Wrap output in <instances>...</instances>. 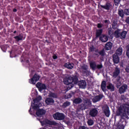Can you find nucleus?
<instances>
[{"mask_svg":"<svg viewBox=\"0 0 129 129\" xmlns=\"http://www.w3.org/2000/svg\"><path fill=\"white\" fill-rule=\"evenodd\" d=\"M63 82L64 84L68 85V89H71L74 86V84H77L78 82V79L76 76L74 77L68 76L63 79Z\"/></svg>","mask_w":129,"mask_h":129,"instance_id":"1","label":"nucleus"},{"mask_svg":"<svg viewBox=\"0 0 129 129\" xmlns=\"http://www.w3.org/2000/svg\"><path fill=\"white\" fill-rule=\"evenodd\" d=\"M119 114H127L129 115V105L124 104L121 106L119 108Z\"/></svg>","mask_w":129,"mask_h":129,"instance_id":"2","label":"nucleus"},{"mask_svg":"<svg viewBox=\"0 0 129 129\" xmlns=\"http://www.w3.org/2000/svg\"><path fill=\"white\" fill-rule=\"evenodd\" d=\"M127 32L124 31L122 32H120V30H117L115 31L114 35L116 38H120L121 39H124L126 36Z\"/></svg>","mask_w":129,"mask_h":129,"instance_id":"3","label":"nucleus"},{"mask_svg":"<svg viewBox=\"0 0 129 129\" xmlns=\"http://www.w3.org/2000/svg\"><path fill=\"white\" fill-rule=\"evenodd\" d=\"M40 100H42V97L39 96L37 97L34 100V103L31 104V106L33 107V109H37L38 108L36 107V106L39 105V106H42V104L40 103Z\"/></svg>","mask_w":129,"mask_h":129,"instance_id":"4","label":"nucleus"},{"mask_svg":"<svg viewBox=\"0 0 129 129\" xmlns=\"http://www.w3.org/2000/svg\"><path fill=\"white\" fill-rule=\"evenodd\" d=\"M37 109H33L34 110H36V114L37 116H41V115H43L46 113V111L44 109H39L41 106H36Z\"/></svg>","mask_w":129,"mask_h":129,"instance_id":"5","label":"nucleus"},{"mask_svg":"<svg viewBox=\"0 0 129 129\" xmlns=\"http://www.w3.org/2000/svg\"><path fill=\"white\" fill-rule=\"evenodd\" d=\"M53 117L54 118V119H57L58 120H62V119H64L65 116L63 113L56 112L53 115Z\"/></svg>","mask_w":129,"mask_h":129,"instance_id":"6","label":"nucleus"},{"mask_svg":"<svg viewBox=\"0 0 129 129\" xmlns=\"http://www.w3.org/2000/svg\"><path fill=\"white\" fill-rule=\"evenodd\" d=\"M39 79H40V76L35 74L34 75L33 78L29 80V83L31 84H36Z\"/></svg>","mask_w":129,"mask_h":129,"instance_id":"7","label":"nucleus"},{"mask_svg":"<svg viewBox=\"0 0 129 129\" xmlns=\"http://www.w3.org/2000/svg\"><path fill=\"white\" fill-rule=\"evenodd\" d=\"M45 102L47 105H53L55 102V101H54V99L51 98H46L45 100Z\"/></svg>","mask_w":129,"mask_h":129,"instance_id":"8","label":"nucleus"},{"mask_svg":"<svg viewBox=\"0 0 129 129\" xmlns=\"http://www.w3.org/2000/svg\"><path fill=\"white\" fill-rule=\"evenodd\" d=\"M103 111L107 117H109V115H110V112L109 111L108 106H105L104 107H103Z\"/></svg>","mask_w":129,"mask_h":129,"instance_id":"9","label":"nucleus"},{"mask_svg":"<svg viewBox=\"0 0 129 129\" xmlns=\"http://www.w3.org/2000/svg\"><path fill=\"white\" fill-rule=\"evenodd\" d=\"M98 113V111L97 110V109L95 108L92 109L90 111V115H91V116H92L93 117L96 116Z\"/></svg>","mask_w":129,"mask_h":129,"instance_id":"10","label":"nucleus"},{"mask_svg":"<svg viewBox=\"0 0 129 129\" xmlns=\"http://www.w3.org/2000/svg\"><path fill=\"white\" fill-rule=\"evenodd\" d=\"M44 123L47 124V125H56V126L59 125L58 123H57L54 121H51L49 120H45V121H44Z\"/></svg>","mask_w":129,"mask_h":129,"instance_id":"11","label":"nucleus"},{"mask_svg":"<svg viewBox=\"0 0 129 129\" xmlns=\"http://www.w3.org/2000/svg\"><path fill=\"white\" fill-rule=\"evenodd\" d=\"M36 86L37 87H38L39 91H42V90H43V89H46V85H45V84H41L40 83H38L36 84Z\"/></svg>","mask_w":129,"mask_h":129,"instance_id":"12","label":"nucleus"},{"mask_svg":"<svg viewBox=\"0 0 129 129\" xmlns=\"http://www.w3.org/2000/svg\"><path fill=\"white\" fill-rule=\"evenodd\" d=\"M126 125V122H125V121H120V125H118L116 129H124V127Z\"/></svg>","mask_w":129,"mask_h":129,"instance_id":"13","label":"nucleus"},{"mask_svg":"<svg viewBox=\"0 0 129 129\" xmlns=\"http://www.w3.org/2000/svg\"><path fill=\"white\" fill-rule=\"evenodd\" d=\"M78 85L80 88H85L86 87V82L85 81L82 80L79 82Z\"/></svg>","mask_w":129,"mask_h":129,"instance_id":"14","label":"nucleus"},{"mask_svg":"<svg viewBox=\"0 0 129 129\" xmlns=\"http://www.w3.org/2000/svg\"><path fill=\"white\" fill-rule=\"evenodd\" d=\"M101 8L102 9H104L105 10H109L110 9H111L112 8V6L110 3H106V4L105 6L101 5Z\"/></svg>","mask_w":129,"mask_h":129,"instance_id":"15","label":"nucleus"},{"mask_svg":"<svg viewBox=\"0 0 129 129\" xmlns=\"http://www.w3.org/2000/svg\"><path fill=\"white\" fill-rule=\"evenodd\" d=\"M119 73H120V70H119V69L116 68L115 69V71L113 74V77H114L115 78H116V77L118 76Z\"/></svg>","mask_w":129,"mask_h":129,"instance_id":"16","label":"nucleus"},{"mask_svg":"<svg viewBox=\"0 0 129 129\" xmlns=\"http://www.w3.org/2000/svg\"><path fill=\"white\" fill-rule=\"evenodd\" d=\"M126 89H127V86L124 85L119 88V92L120 93H123V92H125Z\"/></svg>","mask_w":129,"mask_h":129,"instance_id":"17","label":"nucleus"},{"mask_svg":"<svg viewBox=\"0 0 129 129\" xmlns=\"http://www.w3.org/2000/svg\"><path fill=\"white\" fill-rule=\"evenodd\" d=\"M64 66L68 69H73L74 68V64L70 62H67L64 64Z\"/></svg>","mask_w":129,"mask_h":129,"instance_id":"18","label":"nucleus"},{"mask_svg":"<svg viewBox=\"0 0 129 129\" xmlns=\"http://www.w3.org/2000/svg\"><path fill=\"white\" fill-rule=\"evenodd\" d=\"M113 60L114 63L115 64H117L119 62V58H118V55L116 54H114L113 55Z\"/></svg>","mask_w":129,"mask_h":129,"instance_id":"19","label":"nucleus"},{"mask_svg":"<svg viewBox=\"0 0 129 129\" xmlns=\"http://www.w3.org/2000/svg\"><path fill=\"white\" fill-rule=\"evenodd\" d=\"M102 97H103V96L102 95L97 96L93 99V102H97V101H99V100H100V99H101Z\"/></svg>","mask_w":129,"mask_h":129,"instance_id":"20","label":"nucleus"},{"mask_svg":"<svg viewBox=\"0 0 129 129\" xmlns=\"http://www.w3.org/2000/svg\"><path fill=\"white\" fill-rule=\"evenodd\" d=\"M100 40L102 41V42H104V43H105V42H107V41L108 40V38L105 35H102L100 37Z\"/></svg>","mask_w":129,"mask_h":129,"instance_id":"21","label":"nucleus"},{"mask_svg":"<svg viewBox=\"0 0 129 129\" xmlns=\"http://www.w3.org/2000/svg\"><path fill=\"white\" fill-rule=\"evenodd\" d=\"M112 47V43L110 42H108L105 45L106 50H110Z\"/></svg>","mask_w":129,"mask_h":129,"instance_id":"22","label":"nucleus"},{"mask_svg":"<svg viewBox=\"0 0 129 129\" xmlns=\"http://www.w3.org/2000/svg\"><path fill=\"white\" fill-rule=\"evenodd\" d=\"M122 54V47H119L116 51V55H118V56H120Z\"/></svg>","mask_w":129,"mask_h":129,"instance_id":"23","label":"nucleus"},{"mask_svg":"<svg viewBox=\"0 0 129 129\" xmlns=\"http://www.w3.org/2000/svg\"><path fill=\"white\" fill-rule=\"evenodd\" d=\"M101 88L103 91L105 92L106 91V82L105 81L102 82Z\"/></svg>","mask_w":129,"mask_h":129,"instance_id":"24","label":"nucleus"},{"mask_svg":"<svg viewBox=\"0 0 129 129\" xmlns=\"http://www.w3.org/2000/svg\"><path fill=\"white\" fill-rule=\"evenodd\" d=\"M48 97H52L53 98H57V95L52 92H49L48 95Z\"/></svg>","mask_w":129,"mask_h":129,"instance_id":"25","label":"nucleus"},{"mask_svg":"<svg viewBox=\"0 0 129 129\" xmlns=\"http://www.w3.org/2000/svg\"><path fill=\"white\" fill-rule=\"evenodd\" d=\"M82 102V100L80 98H76L73 101V103H75V104H78L79 103H81Z\"/></svg>","mask_w":129,"mask_h":129,"instance_id":"26","label":"nucleus"},{"mask_svg":"<svg viewBox=\"0 0 129 129\" xmlns=\"http://www.w3.org/2000/svg\"><path fill=\"white\" fill-rule=\"evenodd\" d=\"M107 89L111 90V91H114V86L111 84H109L108 86H107Z\"/></svg>","mask_w":129,"mask_h":129,"instance_id":"27","label":"nucleus"},{"mask_svg":"<svg viewBox=\"0 0 129 129\" xmlns=\"http://www.w3.org/2000/svg\"><path fill=\"white\" fill-rule=\"evenodd\" d=\"M118 15L120 17H121V18H123V16H124V12H123V10L119 9Z\"/></svg>","mask_w":129,"mask_h":129,"instance_id":"28","label":"nucleus"},{"mask_svg":"<svg viewBox=\"0 0 129 129\" xmlns=\"http://www.w3.org/2000/svg\"><path fill=\"white\" fill-rule=\"evenodd\" d=\"M90 67L93 70H95V68H96V64L95 62L92 61L90 62Z\"/></svg>","mask_w":129,"mask_h":129,"instance_id":"29","label":"nucleus"},{"mask_svg":"<svg viewBox=\"0 0 129 129\" xmlns=\"http://www.w3.org/2000/svg\"><path fill=\"white\" fill-rule=\"evenodd\" d=\"M14 38L17 41H21V40H23V36L22 35H19L18 36H16Z\"/></svg>","mask_w":129,"mask_h":129,"instance_id":"30","label":"nucleus"},{"mask_svg":"<svg viewBox=\"0 0 129 129\" xmlns=\"http://www.w3.org/2000/svg\"><path fill=\"white\" fill-rule=\"evenodd\" d=\"M102 33V29H99L97 30L96 31L97 37H99V36H100Z\"/></svg>","mask_w":129,"mask_h":129,"instance_id":"31","label":"nucleus"},{"mask_svg":"<svg viewBox=\"0 0 129 129\" xmlns=\"http://www.w3.org/2000/svg\"><path fill=\"white\" fill-rule=\"evenodd\" d=\"M73 95V93H70L69 94H67L66 96H65V98L66 99H68V98H71V97H72Z\"/></svg>","mask_w":129,"mask_h":129,"instance_id":"32","label":"nucleus"},{"mask_svg":"<svg viewBox=\"0 0 129 129\" xmlns=\"http://www.w3.org/2000/svg\"><path fill=\"white\" fill-rule=\"evenodd\" d=\"M87 123H88V125H93L94 122L93 121V120H92V119H89L87 121Z\"/></svg>","mask_w":129,"mask_h":129,"instance_id":"33","label":"nucleus"},{"mask_svg":"<svg viewBox=\"0 0 129 129\" xmlns=\"http://www.w3.org/2000/svg\"><path fill=\"white\" fill-rule=\"evenodd\" d=\"M70 104H71V103H70V102L67 101L63 103V107H67V106H69Z\"/></svg>","mask_w":129,"mask_h":129,"instance_id":"34","label":"nucleus"},{"mask_svg":"<svg viewBox=\"0 0 129 129\" xmlns=\"http://www.w3.org/2000/svg\"><path fill=\"white\" fill-rule=\"evenodd\" d=\"M125 70L127 73H129V61L126 66V68L125 69Z\"/></svg>","mask_w":129,"mask_h":129,"instance_id":"35","label":"nucleus"},{"mask_svg":"<svg viewBox=\"0 0 129 129\" xmlns=\"http://www.w3.org/2000/svg\"><path fill=\"white\" fill-rule=\"evenodd\" d=\"M125 15L129 16V9H125L124 11Z\"/></svg>","mask_w":129,"mask_h":129,"instance_id":"36","label":"nucleus"},{"mask_svg":"<svg viewBox=\"0 0 129 129\" xmlns=\"http://www.w3.org/2000/svg\"><path fill=\"white\" fill-rule=\"evenodd\" d=\"M126 56L129 58V45L127 46Z\"/></svg>","mask_w":129,"mask_h":129,"instance_id":"37","label":"nucleus"},{"mask_svg":"<svg viewBox=\"0 0 129 129\" xmlns=\"http://www.w3.org/2000/svg\"><path fill=\"white\" fill-rule=\"evenodd\" d=\"M119 2H120V0H114V3L115 4V5L117 6V5L119 4Z\"/></svg>","mask_w":129,"mask_h":129,"instance_id":"38","label":"nucleus"},{"mask_svg":"<svg viewBox=\"0 0 129 129\" xmlns=\"http://www.w3.org/2000/svg\"><path fill=\"white\" fill-rule=\"evenodd\" d=\"M87 68H88V67H87V66H84L82 67V69L83 70H87Z\"/></svg>","mask_w":129,"mask_h":129,"instance_id":"39","label":"nucleus"},{"mask_svg":"<svg viewBox=\"0 0 129 129\" xmlns=\"http://www.w3.org/2000/svg\"><path fill=\"white\" fill-rule=\"evenodd\" d=\"M103 66H102V64H98L97 66V68H98V69H100L101 68H102Z\"/></svg>","mask_w":129,"mask_h":129,"instance_id":"40","label":"nucleus"},{"mask_svg":"<svg viewBox=\"0 0 129 129\" xmlns=\"http://www.w3.org/2000/svg\"><path fill=\"white\" fill-rule=\"evenodd\" d=\"M79 129H89L87 127L82 126L79 127Z\"/></svg>","mask_w":129,"mask_h":129,"instance_id":"41","label":"nucleus"},{"mask_svg":"<svg viewBox=\"0 0 129 129\" xmlns=\"http://www.w3.org/2000/svg\"><path fill=\"white\" fill-rule=\"evenodd\" d=\"M100 55H102V56H103L104 55V50H102L100 52Z\"/></svg>","mask_w":129,"mask_h":129,"instance_id":"42","label":"nucleus"},{"mask_svg":"<svg viewBox=\"0 0 129 129\" xmlns=\"http://www.w3.org/2000/svg\"><path fill=\"white\" fill-rule=\"evenodd\" d=\"M85 104H86V105H87L90 104L91 103L90 102V101L88 100V102H86V101H85Z\"/></svg>","mask_w":129,"mask_h":129,"instance_id":"43","label":"nucleus"},{"mask_svg":"<svg viewBox=\"0 0 129 129\" xmlns=\"http://www.w3.org/2000/svg\"><path fill=\"white\" fill-rule=\"evenodd\" d=\"M102 24H98V26H97V27H98V28H102Z\"/></svg>","mask_w":129,"mask_h":129,"instance_id":"44","label":"nucleus"},{"mask_svg":"<svg viewBox=\"0 0 129 129\" xmlns=\"http://www.w3.org/2000/svg\"><path fill=\"white\" fill-rule=\"evenodd\" d=\"M126 23H127V24H129V17L128 18H126V20H125Z\"/></svg>","mask_w":129,"mask_h":129,"instance_id":"45","label":"nucleus"},{"mask_svg":"<svg viewBox=\"0 0 129 129\" xmlns=\"http://www.w3.org/2000/svg\"><path fill=\"white\" fill-rule=\"evenodd\" d=\"M53 59H57V56H56V55H53Z\"/></svg>","mask_w":129,"mask_h":129,"instance_id":"46","label":"nucleus"},{"mask_svg":"<svg viewBox=\"0 0 129 129\" xmlns=\"http://www.w3.org/2000/svg\"><path fill=\"white\" fill-rule=\"evenodd\" d=\"M81 109H85V106H84V107H82Z\"/></svg>","mask_w":129,"mask_h":129,"instance_id":"47","label":"nucleus"},{"mask_svg":"<svg viewBox=\"0 0 129 129\" xmlns=\"http://www.w3.org/2000/svg\"><path fill=\"white\" fill-rule=\"evenodd\" d=\"M13 11H14L15 13H16V12H17V9H14L13 10Z\"/></svg>","mask_w":129,"mask_h":129,"instance_id":"48","label":"nucleus"},{"mask_svg":"<svg viewBox=\"0 0 129 129\" xmlns=\"http://www.w3.org/2000/svg\"><path fill=\"white\" fill-rule=\"evenodd\" d=\"M29 112H30V114H32V113H31V108H30V109L29 110Z\"/></svg>","mask_w":129,"mask_h":129,"instance_id":"49","label":"nucleus"},{"mask_svg":"<svg viewBox=\"0 0 129 129\" xmlns=\"http://www.w3.org/2000/svg\"><path fill=\"white\" fill-rule=\"evenodd\" d=\"M105 23H107V20H105Z\"/></svg>","mask_w":129,"mask_h":129,"instance_id":"50","label":"nucleus"},{"mask_svg":"<svg viewBox=\"0 0 129 129\" xmlns=\"http://www.w3.org/2000/svg\"><path fill=\"white\" fill-rule=\"evenodd\" d=\"M91 51H93V49H92V48H91Z\"/></svg>","mask_w":129,"mask_h":129,"instance_id":"51","label":"nucleus"},{"mask_svg":"<svg viewBox=\"0 0 129 129\" xmlns=\"http://www.w3.org/2000/svg\"><path fill=\"white\" fill-rule=\"evenodd\" d=\"M14 33H17V31H14Z\"/></svg>","mask_w":129,"mask_h":129,"instance_id":"52","label":"nucleus"}]
</instances>
